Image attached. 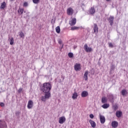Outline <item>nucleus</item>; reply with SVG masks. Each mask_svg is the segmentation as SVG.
Instances as JSON below:
<instances>
[{
    "mask_svg": "<svg viewBox=\"0 0 128 128\" xmlns=\"http://www.w3.org/2000/svg\"><path fill=\"white\" fill-rule=\"evenodd\" d=\"M52 90V84L50 82H45L41 88V90L44 94H50V90Z\"/></svg>",
    "mask_w": 128,
    "mask_h": 128,
    "instance_id": "nucleus-1",
    "label": "nucleus"
},
{
    "mask_svg": "<svg viewBox=\"0 0 128 128\" xmlns=\"http://www.w3.org/2000/svg\"><path fill=\"white\" fill-rule=\"evenodd\" d=\"M50 97V94L45 93V96H42L41 98L42 102H46V100H48Z\"/></svg>",
    "mask_w": 128,
    "mask_h": 128,
    "instance_id": "nucleus-2",
    "label": "nucleus"
},
{
    "mask_svg": "<svg viewBox=\"0 0 128 128\" xmlns=\"http://www.w3.org/2000/svg\"><path fill=\"white\" fill-rule=\"evenodd\" d=\"M114 16H112L107 18V20L109 24H110V26H111L114 24Z\"/></svg>",
    "mask_w": 128,
    "mask_h": 128,
    "instance_id": "nucleus-3",
    "label": "nucleus"
},
{
    "mask_svg": "<svg viewBox=\"0 0 128 128\" xmlns=\"http://www.w3.org/2000/svg\"><path fill=\"white\" fill-rule=\"evenodd\" d=\"M84 50L86 52H92V48L88 47L87 44L84 45Z\"/></svg>",
    "mask_w": 128,
    "mask_h": 128,
    "instance_id": "nucleus-4",
    "label": "nucleus"
},
{
    "mask_svg": "<svg viewBox=\"0 0 128 128\" xmlns=\"http://www.w3.org/2000/svg\"><path fill=\"white\" fill-rule=\"evenodd\" d=\"M0 128H8L6 122L0 120Z\"/></svg>",
    "mask_w": 128,
    "mask_h": 128,
    "instance_id": "nucleus-5",
    "label": "nucleus"
},
{
    "mask_svg": "<svg viewBox=\"0 0 128 128\" xmlns=\"http://www.w3.org/2000/svg\"><path fill=\"white\" fill-rule=\"evenodd\" d=\"M108 98L109 100H110V102L114 104V95L112 94H109L108 95Z\"/></svg>",
    "mask_w": 128,
    "mask_h": 128,
    "instance_id": "nucleus-6",
    "label": "nucleus"
},
{
    "mask_svg": "<svg viewBox=\"0 0 128 128\" xmlns=\"http://www.w3.org/2000/svg\"><path fill=\"white\" fill-rule=\"evenodd\" d=\"M100 122L101 124H104L106 122V118L104 116L100 114Z\"/></svg>",
    "mask_w": 128,
    "mask_h": 128,
    "instance_id": "nucleus-7",
    "label": "nucleus"
},
{
    "mask_svg": "<svg viewBox=\"0 0 128 128\" xmlns=\"http://www.w3.org/2000/svg\"><path fill=\"white\" fill-rule=\"evenodd\" d=\"M74 68L76 72L80 70V64H76L74 66Z\"/></svg>",
    "mask_w": 128,
    "mask_h": 128,
    "instance_id": "nucleus-8",
    "label": "nucleus"
},
{
    "mask_svg": "<svg viewBox=\"0 0 128 128\" xmlns=\"http://www.w3.org/2000/svg\"><path fill=\"white\" fill-rule=\"evenodd\" d=\"M74 14V10L72 8H68L67 10V14L68 16H72V14Z\"/></svg>",
    "mask_w": 128,
    "mask_h": 128,
    "instance_id": "nucleus-9",
    "label": "nucleus"
},
{
    "mask_svg": "<svg viewBox=\"0 0 128 128\" xmlns=\"http://www.w3.org/2000/svg\"><path fill=\"white\" fill-rule=\"evenodd\" d=\"M34 106V102H32V100H30L28 102V108L29 109L32 108V106Z\"/></svg>",
    "mask_w": 128,
    "mask_h": 128,
    "instance_id": "nucleus-10",
    "label": "nucleus"
},
{
    "mask_svg": "<svg viewBox=\"0 0 128 128\" xmlns=\"http://www.w3.org/2000/svg\"><path fill=\"white\" fill-rule=\"evenodd\" d=\"M64 122H66V118L64 116H62L59 118V121H58L59 124H62Z\"/></svg>",
    "mask_w": 128,
    "mask_h": 128,
    "instance_id": "nucleus-11",
    "label": "nucleus"
},
{
    "mask_svg": "<svg viewBox=\"0 0 128 128\" xmlns=\"http://www.w3.org/2000/svg\"><path fill=\"white\" fill-rule=\"evenodd\" d=\"M76 23V18H74L71 21L69 22V24L70 26H74Z\"/></svg>",
    "mask_w": 128,
    "mask_h": 128,
    "instance_id": "nucleus-12",
    "label": "nucleus"
},
{
    "mask_svg": "<svg viewBox=\"0 0 128 128\" xmlns=\"http://www.w3.org/2000/svg\"><path fill=\"white\" fill-rule=\"evenodd\" d=\"M93 30H94V34H98V25L96 24H94Z\"/></svg>",
    "mask_w": 128,
    "mask_h": 128,
    "instance_id": "nucleus-13",
    "label": "nucleus"
},
{
    "mask_svg": "<svg viewBox=\"0 0 128 128\" xmlns=\"http://www.w3.org/2000/svg\"><path fill=\"white\" fill-rule=\"evenodd\" d=\"M118 122L116 121H113L112 122V128H118Z\"/></svg>",
    "mask_w": 128,
    "mask_h": 128,
    "instance_id": "nucleus-14",
    "label": "nucleus"
},
{
    "mask_svg": "<svg viewBox=\"0 0 128 128\" xmlns=\"http://www.w3.org/2000/svg\"><path fill=\"white\" fill-rule=\"evenodd\" d=\"M89 122L91 126H92V128H96V122L92 120H89Z\"/></svg>",
    "mask_w": 128,
    "mask_h": 128,
    "instance_id": "nucleus-15",
    "label": "nucleus"
},
{
    "mask_svg": "<svg viewBox=\"0 0 128 128\" xmlns=\"http://www.w3.org/2000/svg\"><path fill=\"white\" fill-rule=\"evenodd\" d=\"M88 71L86 70L84 74V76H83L84 80L86 81L88 80Z\"/></svg>",
    "mask_w": 128,
    "mask_h": 128,
    "instance_id": "nucleus-16",
    "label": "nucleus"
},
{
    "mask_svg": "<svg viewBox=\"0 0 128 128\" xmlns=\"http://www.w3.org/2000/svg\"><path fill=\"white\" fill-rule=\"evenodd\" d=\"M94 12H96V10H94V8L92 7L89 10V13L90 14H94Z\"/></svg>",
    "mask_w": 128,
    "mask_h": 128,
    "instance_id": "nucleus-17",
    "label": "nucleus"
},
{
    "mask_svg": "<svg viewBox=\"0 0 128 128\" xmlns=\"http://www.w3.org/2000/svg\"><path fill=\"white\" fill-rule=\"evenodd\" d=\"M88 92L83 91L82 92L81 96H82V98H86V97L88 96Z\"/></svg>",
    "mask_w": 128,
    "mask_h": 128,
    "instance_id": "nucleus-18",
    "label": "nucleus"
},
{
    "mask_svg": "<svg viewBox=\"0 0 128 128\" xmlns=\"http://www.w3.org/2000/svg\"><path fill=\"white\" fill-rule=\"evenodd\" d=\"M116 114L117 118H120V116H122V112L118 110L117 112H116Z\"/></svg>",
    "mask_w": 128,
    "mask_h": 128,
    "instance_id": "nucleus-19",
    "label": "nucleus"
},
{
    "mask_svg": "<svg viewBox=\"0 0 128 128\" xmlns=\"http://www.w3.org/2000/svg\"><path fill=\"white\" fill-rule=\"evenodd\" d=\"M6 4L4 2H2V3L1 4V6H0V10H4V8H6Z\"/></svg>",
    "mask_w": 128,
    "mask_h": 128,
    "instance_id": "nucleus-20",
    "label": "nucleus"
},
{
    "mask_svg": "<svg viewBox=\"0 0 128 128\" xmlns=\"http://www.w3.org/2000/svg\"><path fill=\"white\" fill-rule=\"evenodd\" d=\"M102 104H106L108 102V99L106 97H102Z\"/></svg>",
    "mask_w": 128,
    "mask_h": 128,
    "instance_id": "nucleus-21",
    "label": "nucleus"
},
{
    "mask_svg": "<svg viewBox=\"0 0 128 128\" xmlns=\"http://www.w3.org/2000/svg\"><path fill=\"white\" fill-rule=\"evenodd\" d=\"M78 98V94L76 92H74L72 96V98L73 100H76Z\"/></svg>",
    "mask_w": 128,
    "mask_h": 128,
    "instance_id": "nucleus-22",
    "label": "nucleus"
},
{
    "mask_svg": "<svg viewBox=\"0 0 128 128\" xmlns=\"http://www.w3.org/2000/svg\"><path fill=\"white\" fill-rule=\"evenodd\" d=\"M103 108H110V104H104L102 106Z\"/></svg>",
    "mask_w": 128,
    "mask_h": 128,
    "instance_id": "nucleus-23",
    "label": "nucleus"
},
{
    "mask_svg": "<svg viewBox=\"0 0 128 128\" xmlns=\"http://www.w3.org/2000/svg\"><path fill=\"white\" fill-rule=\"evenodd\" d=\"M121 94L122 96H126V94H128V92H126V90H122L121 92Z\"/></svg>",
    "mask_w": 128,
    "mask_h": 128,
    "instance_id": "nucleus-24",
    "label": "nucleus"
},
{
    "mask_svg": "<svg viewBox=\"0 0 128 128\" xmlns=\"http://www.w3.org/2000/svg\"><path fill=\"white\" fill-rule=\"evenodd\" d=\"M18 12L19 14H24V8H20L18 10Z\"/></svg>",
    "mask_w": 128,
    "mask_h": 128,
    "instance_id": "nucleus-25",
    "label": "nucleus"
},
{
    "mask_svg": "<svg viewBox=\"0 0 128 128\" xmlns=\"http://www.w3.org/2000/svg\"><path fill=\"white\" fill-rule=\"evenodd\" d=\"M56 30L57 34H60V26L56 27Z\"/></svg>",
    "mask_w": 128,
    "mask_h": 128,
    "instance_id": "nucleus-26",
    "label": "nucleus"
},
{
    "mask_svg": "<svg viewBox=\"0 0 128 128\" xmlns=\"http://www.w3.org/2000/svg\"><path fill=\"white\" fill-rule=\"evenodd\" d=\"M118 105H116V104L112 106V108L114 110H118Z\"/></svg>",
    "mask_w": 128,
    "mask_h": 128,
    "instance_id": "nucleus-27",
    "label": "nucleus"
},
{
    "mask_svg": "<svg viewBox=\"0 0 128 128\" xmlns=\"http://www.w3.org/2000/svg\"><path fill=\"white\" fill-rule=\"evenodd\" d=\"M24 8H28V2H25L23 4Z\"/></svg>",
    "mask_w": 128,
    "mask_h": 128,
    "instance_id": "nucleus-28",
    "label": "nucleus"
},
{
    "mask_svg": "<svg viewBox=\"0 0 128 128\" xmlns=\"http://www.w3.org/2000/svg\"><path fill=\"white\" fill-rule=\"evenodd\" d=\"M68 56L71 58H74V54L72 52H69L68 54Z\"/></svg>",
    "mask_w": 128,
    "mask_h": 128,
    "instance_id": "nucleus-29",
    "label": "nucleus"
},
{
    "mask_svg": "<svg viewBox=\"0 0 128 128\" xmlns=\"http://www.w3.org/2000/svg\"><path fill=\"white\" fill-rule=\"evenodd\" d=\"M32 2H34V4H38L40 2V0H32Z\"/></svg>",
    "mask_w": 128,
    "mask_h": 128,
    "instance_id": "nucleus-30",
    "label": "nucleus"
},
{
    "mask_svg": "<svg viewBox=\"0 0 128 128\" xmlns=\"http://www.w3.org/2000/svg\"><path fill=\"white\" fill-rule=\"evenodd\" d=\"M14 38H12L10 40V44H11V46H12V44H14Z\"/></svg>",
    "mask_w": 128,
    "mask_h": 128,
    "instance_id": "nucleus-31",
    "label": "nucleus"
},
{
    "mask_svg": "<svg viewBox=\"0 0 128 128\" xmlns=\"http://www.w3.org/2000/svg\"><path fill=\"white\" fill-rule=\"evenodd\" d=\"M20 36L21 37V38H24V32H20V34H19Z\"/></svg>",
    "mask_w": 128,
    "mask_h": 128,
    "instance_id": "nucleus-32",
    "label": "nucleus"
},
{
    "mask_svg": "<svg viewBox=\"0 0 128 128\" xmlns=\"http://www.w3.org/2000/svg\"><path fill=\"white\" fill-rule=\"evenodd\" d=\"M114 68H116V66H114V65L112 64L110 67V70H114Z\"/></svg>",
    "mask_w": 128,
    "mask_h": 128,
    "instance_id": "nucleus-33",
    "label": "nucleus"
},
{
    "mask_svg": "<svg viewBox=\"0 0 128 128\" xmlns=\"http://www.w3.org/2000/svg\"><path fill=\"white\" fill-rule=\"evenodd\" d=\"M78 27H76V26L72 27L71 30H78Z\"/></svg>",
    "mask_w": 128,
    "mask_h": 128,
    "instance_id": "nucleus-34",
    "label": "nucleus"
},
{
    "mask_svg": "<svg viewBox=\"0 0 128 128\" xmlns=\"http://www.w3.org/2000/svg\"><path fill=\"white\" fill-rule=\"evenodd\" d=\"M22 92V88H20L18 90V94H20Z\"/></svg>",
    "mask_w": 128,
    "mask_h": 128,
    "instance_id": "nucleus-35",
    "label": "nucleus"
},
{
    "mask_svg": "<svg viewBox=\"0 0 128 128\" xmlns=\"http://www.w3.org/2000/svg\"><path fill=\"white\" fill-rule=\"evenodd\" d=\"M109 47L110 48H114V45H112V43H110L109 44Z\"/></svg>",
    "mask_w": 128,
    "mask_h": 128,
    "instance_id": "nucleus-36",
    "label": "nucleus"
},
{
    "mask_svg": "<svg viewBox=\"0 0 128 128\" xmlns=\"http://www.w3.org/2000/svg\"><path fill=\"white\" fill-rule=\"evenodd\" d=\"M94 114H90V118H94Z\"/></svg>",
    "mask_w": 128,
    "mask_h": 128,
    "instance_id": "nucleus-37",
    "label": "nucleus"
},
{
    "mask_svg": "<svg viewBox=\"0 0 128 128\" xmlns=\"http://www.w3.org/2000/svg\"><path fill=\"white\" fill-rule=\"evenodd\" d=\"M91 74H94V70H91Z\"/></svg>",
    "mask_w": 128,
    "mask_h": 128,
    "instance_id": "nucleus-38",
    "label": "nucleus"
},
{
    "mask_svg": "<svg viewBox=\"0 0 128 128\" xmlns=\"http://www.w3.org/2000/svg\"><path fill=\"white\" fill-rule=\"evenodd\" d=\"M20 112H16V116H20Z\"/></svg>",
    "mask_w": 128,
    "mask_h": 128,
    "instance_id": "nucleus-39",
    "label": "nucleus"
},
{
    "mask_svg": "<svg viewBox=\"0 0 128 128\" xmlns=\"http://www.w3.org/2000/svg\"><path fill=\"white\" fill-rule=\"evenodd\" d=\"M0 106H4V103H2V102H1L0 104Z\"/></svg>",
    "mask_w": 128,
    "mask_h": 128,
    "instance_id": "nucleus-40",
    "label": "nucleus"
},
{
    "mask_svg": "<svg viewBox=\"0 0 128 128\" xmlns=\"http://www.w3.org/2000/svg\"><path fill=\"white\" fill-rule=\"evenodd\" d=\"M58 44H62V40H60L58 41Z\"/></svg>",
    "mask_w": 128,
    "mask_h": 128,
    "instance_id": "nucleus-41",
    "label": "nucleus"
},
{
    "mask_svg": "<svg viewBox=\"0 0 128 128\" xmlns=\"http://www.w3.org/2000/svg\"><path fill=\"white\" fill-rule=\"evenodd\" d=\"M112 0H106V2H110Z\"/></svg>",
    "mask_w": 128,
    "mask_h": 128,
    "instance_id": "nucleus-42",
    "label": "nucleus"
},
{
    "mask_svg": "<svg viewBox=\"0 0 128 128\" xmlns=\"http://www.w3.org/2000/svg\"><path fill=\"white\" fill-rule=\"evenodd\" d=\"M62 48H64V44H62Z\"/></svg>",
    "mask_w": 128,
    "mask_h": 128,
    "instance_id": "nucleus-43",
    "label": "nucleus"
},
{
    "mask_svg": "<svg viewBox=\"0 0 128 128\" xmlns=\"http://www.w3.org/2000/svg\"><path fill=\"white\" fill-rule=\"evenodd\" d=\"M10 0V2H14V0Z\"/></svg>",
    "mask_w": 128,
    "mask_h": 128,
    "instance_id": "nucleus-44",
    "label": "nucleus"
},
{
    "mask_svg": "<svg viewBox=\"0 0 128 128\" xmlns=\"http://www.w3.org/2000/svg\"><path fill=\"white\" fill-rule=\"evenodd\" d=\"M76 46H74V48H76Z\"/></svg>",
    "mask_w": 128,
    "mask_h": 128,
    "instance_id": "nucleus-45",
    "label": "nucleus"
}]
</instances>
